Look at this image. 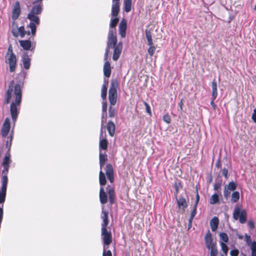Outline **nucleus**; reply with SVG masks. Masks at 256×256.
Listing matches in <instances>:
<instances>
[{
    "label": "nucleus",
    "mask_w": 256,
    "mask_h": 256,
    "mask_svg": "<svg viewBox=\"0 0 256 256\" xmlns=\"http://www.w3.org/2000/svg\"><path fill=\"white\" fill-rule=\"evenodd\" d=\"M204 241L206 246V248L208 249H210L212 247H213L214 245L215 246H216V242H213L212 234L209 230L206 232L204 236Z\"/></svg>",
    "instance_id": "ddd939ff"
},
{
    "label": "nucleus",
    "mask_w": 256,
    "mask_h": 256,
    "mask_svg": "<svg viewBox=\"0 0 256 256\" xmlns=\"http://www.w3.org/2000/svg\"><path fill=\"white\" fill-rule=\"evenodd\" d=\"M10 124L9 118H6L2 124L1 129V135L2 137H6L10 132Z\"/></svg>",
    "instance_id": "f8f14e48"
},
{
    "label": "nucleus",
    "mask_w": 256,
    "mask_h": 256,
    "mask_svg": "<svg viewBox=\"0 0 256 256\" xmlns=\"http://www.w3.org/2000/svg\"><path fill=\"white\" fill-rule=\"evenodd\" d=\"M101 236L103 241V247L109 246L112 242V234L107 228H101Z\"/></svg>",
    "instance_id": "423d86ee"
},
{
    "label": "nucleus",
    "mask_w": 256,
    "mask_h": 256,
    "mask_svg": "<svg viewBox=\"0 0 256 256\" xmlns=\"http://www.w3.org/2000/svg\"><path fill=\"white\" fill-rule=\"evenodd\" d=\"M220 246L222 248V250L223 251L224 253L226 255L228 250V248L227 246V245L222 242H221L220 243Z\"/></svg>",
    "instance_id": "a18cd8bd"
},
{
    "label": "nucleus",
    "mask_w": 256,
    "mask_h": 256,
    "mask_svg": "<svg viewBox=\"0 0 256 256\" xmlns=\"http://www.w3.org/2000/svg\"><path fill=\"white\" fill-rule=\"evenodd\" d=\"M176 198L177 204L179 208H181L182 212L185 211L186 208H187L188 204L186 200L184 197H180L178 198Z\"/></svg>",
    "instance_id": "aec40b11"
},
{
    "label": "nucleus",
    "mask_w": 256,
    "mask_h": 256,
    "mask_svg": "<svg viewBox=\"0 0 256 256\" xmlns=\"http://www.w3.org/2000/svg\"><path fill=\"white\" fill-rule=\"evenodd\" d=\"M3 206L0 207V223H2L3 218Z\"/></svg>",
    "instance_id": "052dcab7"
},
{
    "label": "nucleus",
    "mask_w": 256,
    "mask_h": 256,
    "mask_svg": "<svg viewBox=\"0 0 256 256\" xmlns=\"http://www.w3.org/2000/svg\"><path fill=\"white\" fill-rule=\"evenodd\" d=\"M118 21L119 19L118 18H116V16L112 18L110 22V28H115L118 23Z\"/></svg>",
    "instance_id": "58836bf2"
},
{
    "label": "nucleus",
    "mask_w": 256,
    "mask_h": 256,
    "mask_svg": "<svg viewBox=\"0 0 256 256\" xmlns=\"http://www.w3.org/2000/svg\"><path fill=\"white\" fill-rule=\"evenodd\" d=\"M252 256H256V242H252L250 245Z\"/></svg>",
    "instance_id": "ea45409f"
},
{
    "label": "nucleus",
    "mask_w": 256,
    "mask_h": 256,
    "mask_svg": "<svg viewBox=\"0 0 256 256\" xmlns=\"http://www.w3.org/2000/svg\"><path fill=\"white\" fill-rule=\"evenodd\" d=\"M23 84L16 83L11 80L8 84V89L5 94L4 103L10 105V113L14 126L16 121L22 100V88Z\"/></svg>",
    "instance_id": "f257e3e1"
},
{
    "label": "nucleus",
    "mask_w": 256,
    "mask_h": 256,
    "mask_svg": "<svg viewBox=\"0 0 256 256\" xmlns=\"http://www.w3.org/2000/svg\"><path fill=\"white\" fill-rule=\"evenodd\" d=\"M246 242L248 244L249 242H251V238H250V236H247L246 235Z\"/></svg>",
    "instance_id": "69168bd1"
},
{
    "label": "nucleus",
    "mask_w": 256,
    "mask_h": 256,
    "mask_svg": "<svg viewBox=\"0 0 256 256\" xmlns=\"http://www.w3.org/2000/svg\"><path fill=\"white\" fill-rule=\"evenodd\" d=\"M210 225L212 231L214 232L216 230L218 225V218L214 216V217L210 222Z\"/></svg>",
    "instance_id": "cd10ccee"
},
{
    "label": "nucleus",
    "mask_w": 256,
    "mask_h": 256,
    "mask_svg": "<svg viewBox=\"0 0 256 256\" xmlns=\"http://www.w3.org/2000/svg\"><path fill=\"white\" fill-rule=\"evenodd\" d=\"M178 104L180 107L179 109H178V110L182 113L183 112V106H184L182 100H180V102L178 103Z\"/></svg>",
    "instance_id": "bf43d9fd"
},
{
    "label": "nucleus",
    "mask_w": 256,
    "mask_h": 256,
    "mask_svg": "<svg viewBox=\"0 0 256 256\" xmlns=\"http://www.w3.org/2000/svg\"><path fill=\"white\" fill-rule=\"evenodd\" d=\"M6 62L9 66L10 72H13L16 70L17 59L14 54L6 57Z\"/></svg>",
    "instance_id": "1a4fd4ad"
},
{
    "label": "nucleus",
    "mask_w": 256,
    "mask_h": 256,
    "mask_svg": "<svg viewBox=\"0 0 256 256\" xmlns=\"http://www.w3.org/2000/svg\"><path fill=\"white\" fill-rule=\"evenodd\" d=\"M222 174L226 179L228 177V170L226 168H224L222 170Z\"/></svg>",
    "instance_id": "4d7b16f0"
},
{
    "label": "nucleus",
    "mask_w": 256,
    "mask_h": 256,
    "mask_svg": "<svg viewBox=\"0 0 256 256\" xmlns=\"http://www.w3.org/2000/svg\"><path fill=\"white\" fill-rule=\"evenodd\" d=\"M108 84V80H104V84L102 88L101 97L103 100H106Z\"/></svg>",
    "instance_id": "bb28decb"
},
{
    "label": "nucleus",
    "mask_w": 256,
    "mask_h": 256,
    "mask_svg": "<svg viewBox=\"0 0 256 256\" xmlns=\"http://www.w3.org/2000/svg\"><path fill=\"white\" fill-rule=\"evenodd\" d=\"M174 188L175 190L174 194L176 197L178 193L179 190L182 188L181 182L180 180L176 182L174 184Z\"/></svg>",
    "instance_id": "e433bc0d"
},
{
    "label": "nucleus",
    "mask_w": 256,
    "mask_h": 256,
    "mask_svg": "<svg viewBox=\"0 0 256 256\" xmlns=\"http://www.w3.org/2000/svg\"><path fill=\"white\" fill-rule=\"evenodd\" d=\"M104 74L106 77L109 78L111 74L110 64L109 62H105L104 66Z\"/></svg>",
    "instance_id": "a878e982"
},
{
    "label": "nucleus",
    "mask_w": 256,
    "mask_h": 256,
    "mask_svg": "<svg viewBox=\"0 0 256 256\" xmlns=\"http://www.w3.org/2000/svg\"><path fill=\"white\" fill-rule=\"evenodd\" d=\"M230 190H234L236 188V184L234 182H230L227 186H226Z\"/></svg>",
    "instance_id": "79ce46f5"
},
{
    "label": "nucleus",
    "mask_w": 256,
    "mask_h": 256,
    "mask_svg": "<svg viewBox=\"0 0 256 256\" xmlns=\"http://www.w3.org/2000/svg\"><path fill=\"white\" fill-rule=\"evenodd\" d=\"M194 218H191V216H190L189 220H188V228L192 226V221L193 220Z\"/></svg>",
    "instance_id": "338daca9"
},
{
    "label": "nucleus",
    "mask_w": 256,
    "mask_h": 256,
    "mask_svg": "<svg viewBox=\"0 0 256 256\" xmlns=\"http://www.w3.org/2000/svg\"><path fill=\"white\" fill-rule=\"evenodd\" d=\"M12 54H14L13 52L11 44H10L8 48L7 53L6 55V57H7L8 56H10Z\"/></svg>",
    "instance_id": "603ef678"
},
{
    "label": "nucleus",
    "mask_w": 256,
    "mask_h": 256,
    "mask_svg": "<svg viewBox=\"0 0 256 256\" xmlns=\"http://www.w3.org/2000/svg\"><path fill=\"white\" fill-rule=\"evenodd\" d=\"M209 250H210V256H217L218 254V250L216 246H214Z\"/></svg>",
    "instance_id": "a19ab883"
},
{
    "label": "nucleus",
    "mask_w": 256,
    "mask_h": 256,
    "mask_svg": "<svg viewBox=\"0 0 256 256\" xmlns=\"http://www.w3.org/2000/svg\"><path fill=\"white\" fill-rule=\"evenodd\" d=\"M222 180L216 182L214 186V190H219L222 186Z\"/></svg>",
    "instance_id": "09e8293b"
},
{
    "label": "nucleus",
    "mask_w": 256,
    "mask_h": 256,
    "mask_svg": "<svg viewBox=\"0 0 256 256\" xmlns=\"http://www.w3.org/2000/svg\"><path fill=\"white\" fill-rule=\"evenodd\" d=\"M252 119L254 122L256 123V109L254 110V112L252 116Z\"/></svg>",
    "instance_id": "680f3d73"
},
{
    "label": "nucleus",
    "mask_w": 256,
    "mask_h": 256,
    "mask_svg": "<svg viewBox=\"0 0 256 256\" xmlns=\"http://www.w3.org/2000/svg\"><path fill=\"white\" fill-rule=\"evenodd\" d=\"M10 157V154L8 152L3 159L2 166L4 167V170L2 171V176H6V177H8L7 174L9 170L10 163L11 161Z\"/></svg>",
    "instance_id": "9d476101"
},
{
    "label": "nucleus",
    "mask_w": 256,
    "mask_h": 256,
    "mask_svg": "<svg viewBox=\"0 0 256 256\" xmlns=\"http://www.w3.org/2000/svg\"><path fill=\"white\" fill-rule=\"evenodd\" d=\"M42 0H36L33 2L34 6L30 12L28 14L27 18L30 21V24L26 26V28L31 29L32 36H35L36 30V26L40 24V20L38 15L41 14L42 12Z\"/></svg>",
    "instance_id": "f03ea898"
},
{
    "label": "nucleus",
    "mask_w": 256,
    "mask_h": 256,
    "mask_svg": "<svg viewBox=\"0 0 256 256\" xmlns=\"http://www.w3.org/2000/svg\"><path fill=\"white\" fill-rule=\"evenodd\" d=\"M131 2H124V10L128 12H129L131 10Z\"/></svg>",
    "instance_id": "49530a36"
},
{
    "label": "nucleus",
    "mask_w": 256,
    "mask_h": 256,
    "mask_svg": "<svg viewBox=\"0 0 256 256\" xmlns=\"http://www.w3.org/2000/svg\"><path fill=\"white\" fill-rule=\"evenodd\" d=\"M240 199V192L238 191L234 192L232 194L231 201L232 202L235 203L238 201Z\"/></svg>",
    "instance_id": "c9c22d12"
},
{
    "label": "nucleus",
    "mask_w": 256,
    "mask_h": 256,
    "mask_svg": "<svg viewBox=\"0 0 256 256\" xmlns=\"http://www.w3.org/2000/svg\"><path fill=\"white\" fill-rule=\"evenodd\" d=\"M21 12L20 4L18 1H16L12 11V20H16L20 16Z\"/></svg>",
    "instance_id": "2eb2a0df"
},
{
    "label": "nucleus",
    "mask_w": 256,
    "mask_h": 256,
    "mask_svg": "<svg viewBox=\"0 0 256 256\" xmlns=\"http://www.w3.org/2000/svg\"><path fill=\"white\" fill-rule=\"evenodd\" d=\"M120 11V2H114L112 8V15L113 17L118 16Z\"/></svg>",
    "instance_id": "393cba45"
},
{
    "label": "nucleus",
    "mask_w": 256,
    "mask_h": 256,
    "mask_svg": "<svg viewBox=\"0 0 256 256\" xmlns=\"http://www.w3.org/2000/svg\"><path fill=\"white\" fill-rule=\"evenodd\" d=\"M216 99H213V97L212 96V100L210 102V104L211 106H212L214 110H216V106L214 102V100H215Z\"/></svg>",
    "instance_id": "0e129e2a"
},
{
    "label": "nucleus",
    "mask_w": 256,
    "mask_h": 256,
    "mask_svg": "<svg viewBox=\"0 0 256 256\" xmlns=\"http://www.w3.org/2000/svg\"><path fill=\"white\" fill-rule=\"evenodd\" d=\"M99 160L100 166L102 168V167L104 166L106 162L108 160L106 154H103L102 152H100L99 154Z\"/></svg>",
    "instance_id": "7c9ffc66"
},
{
    "label": "nucleus",
    "mask_w": 256,
    "mask_h": 256,
    "mask_svg": "<svg viewBox=\"0 0 256 256\" xmlns=\"http://www.w3.org/2000/svg\"><path fill=\"white\" fill-rule=\"evenodd\" d=\"M106 128L110 136H113L114 135L116 131L114 124L111 120L109 121L107 124Z\"/></svg>",
    "instance_id": "b1692460"
},
{
    "label": "nucleus",
    "mask_w": 256,
    "mask_h": 256,
    "mask_svg": "<svg viewBox=\"0 0 256 256\" xmlns=\"http://www.w3.org/2000/svg\"><path fill=\"white\" fill-rule=\"evenodd\" d=\"M106 173L108 180L111 183L114 181V169L111 164H108L106 166Z\"/></svg>",
    "instance_id": "f3484780"
},
{
    "label": "nucleus",
    "mask_w": 256,
    "mask_h": 256,
    "mask_svg": "<svg viewBox=\"0 0 256 256\" xmlns=\"http://www.w3.org/2000/svg\"><path fill=\"white\" fill-rule=\"evenodd\" d=\"M220 239L224 242H228V237L226 233L221 232L220 234Z\"/></svg>",
    "instance_id": "37998d69"
},
{
    "label": "nucleus",
    "mask_w": 256,
    "mask_h": 256,
    "mask_svg": "<svg viewBox=\"0 0 256 256\" xmlns=\"http://www.w3.org/2000/svg\"><path fill=\"white\" fill-rule=\"evenodd\" d=\"M108 142L106 139L102 138L100 141V150H106L108 148Z\"/></svg>",
    "instance_id": "72a5a7b5"
},
{
    "label": "nucleus",
    "mask_w": 256,
    "mask_h": 256,
    "mask_svg": "<svg viewBox=\"0 0 256 256\" xmlns=\"http://www.w3.org/2000/svg\"><path fill=\"white\" fill-rule=\"evenodd\" d=\"M99 182L100 186H104L106 183L105 174L102 170L99 173Z\"/></svg>",
    "instance_id": "473e14b6"
},
{
    "label": "nucleus",
    "mask_w": 256,
    "mask_h": 256,
    "mask_svg": "<svg viewBox=\"0 0 256 256\" xmlns=\"http://www.w3.org/2000/svg\"><path fill=\"white\" fill-rule=\"evenodd\" d=\"M199 200H200V196H199L198 192H196V198L195 204H194V206H197Z\"/></svg>",
    "instance_id": "e2e57ef3"
},
{
    "label": "nucleus",
    "mask_w": 256,
    "mask_h": 256,
    "mask_svg": "<svg viewBox=\"0 0 256 256\" xmlns=\"http://www.w3.org/2000/svg\"><path fill=\"white\" fill-rule=\"evenodd\" d=\"M212 96L213 99H216L218 96L217 84L216 80L214 79L212 84Z\"/></svg>",
    "instance_id": "c85d7f7f"
},
{
    "label": "nucleus",
    "mask_w": 256,
    "mask_h": 256,
    "mask_svg": "<svg viewBox=\"0 0 256 256\" xmlns=\"http://www.w3.org/2000/svg\"><path fill=\"white\" fill-rule=\"evenodd\" d=\"M239 254L238 250L237 249L232 250L230 252V254L231 256H238Z\"/></svg>",
    "instance_id": "5fc2aeb1"
},
{
    "label": "nucleus",
    "mask_w": 256,
    "mask_h": 256,
    "mask_svg": "<svg viewBox=\"0 0 256 256\" xmlns=\"http://www.w3.org/2000/svg\"><path fill=\"white\" fill-rule=\"evenodd\" d=\"M196 208H197V206H194L193 208V210H192V211L190 212V216H191V218H194V217L196 215Z\"/></svg>",
    "instance_id": "864d4df0"
},
{
    "label": "nucleus",
    "mask_w": 256,
    "mask_h": 256,
    "mask_svg": "<svg viewBox=\"0 0 256 256\" xmlns=\"http://www.w3.org/2000/svg\"><path fill=\"white\" fill-rule=\"evenodd\" d=\"M14 130L12 129L11 130L10 135L8 137V140L6 141V148H8V150H10V149L11 147V146H12V140L13 138H14Z\"/></svg>",
    "instance_id": "2f4dec72"
},
{
    "label": "nucleus",
    "mask_w": 256,
    "mask_h": 256,
    "mask_svg": "<svg viewBox=\"0 0 256 256\" xmlns=\"http://www.w3.org/2000/svg\"><path fill=\"white\" fill-rule=\"evenodd\" d=\"M114 105H110L108 108V116L110 118H114L116 114V110L113 107Z\"/></svg>",
    "instance_id": "4c0bfd02"
},
{
    "label": "nucleus",
    "mask_w": 256,
    "mask_h": 256,
    "mask_svg": "<svg viewBox=\"0 0 256 256\" xmlns=\"http://www.w3.org/2000/svg\"><path fill=\"white\" fill-rule=\"evenodd\" d=\"M145 32L148 40V44L149 46V48L148 49V52L150 56H152L156 49L152 42V34L151 30H146Z\"/></svg>",
    "instance_id": "0eeeda50"
},
{
    "label": "nucleus",
    "mask_w": 256,
    "mask_h": 256,
    "mask_svg": "<svg viewBox=\"0 0 256 256\" xmlns=\"http://www.w3.org/2000/svg\"><path fill=\"white\" fill-rule=\"evenodd\" d=\"M119 84L117 79L112 80L110 88L108 90V100L110 105H115L117 102V90Z\"/></svg>",
    "instance_id": "7ed1b4c3"
},
{
    "label": "nucleus",
    "mask_w": 256,
    "mask_h": 256,
    "mask_svg": "<svg viewBox=\"0 0 256 256\" xmlns=\"http://www.w3.org/2000/svg\"><path fill=\"white\" fill-rule=\"evenodd\" d=\"M114 48V52L112 56V60L114 61L117 60L120 55L122 50V42H119L116 46H115Z\"/></svg>",
    "instance_id": "4468645a"
},
{
    "label": "nucleus",
    "mask_w": 256,
    "mask_h": 256,
    "mask_svg": "<svg viewBox=\"0 0 256 256\" xmlns=\"http://www.w3.org/2000/svg\"><path fill=\"white\" fill-rule=\"evenodd\" d=\"M106 190L108 194L109 202L111 204L115 202L116 200V193L114 187L108 185L106 187Z\"/></svg>",
    "instance_id": "a211bd4d"
},
{
    "label": "nucleus",
    "mask_w": 256,
    "mask_h": 256,
    "mask_svg": "<svg viewBox=\"0 0 256 256\" xmlns=\"http://www.w3.org/2000/svg\"><path fill=\"white\" fill-rule=\"evenodd\" d=\"M127 28L126 22L125 20H122L119 25V33L121 37L124 38L126 36V30Z\"/></svg>",
    "instance_id": "6ab92c4d"
},
{
    "label": "nucleus",
    "mask_w": 256,
    "mask_h": 256,
    "mask_svg": "<svg viewBox=\"0 0 256 256\" xmlns=\"http://www.w3.org/2000/svg\"><path fill=\"white\" fill-rule=\"evenodd\" d=\"M102 213L103 216H101V218L102 220V222L101 224L102 228H107V226L108 224L109 220H108V212L106 210H102Z\"/></svg>",
    "instance_id": "412c9836"
},
{
    "label": "nucleus",
    "mask_w": 256,
    "mask_h": 256,
    "mask_svg": "<svg viewBox=\"0 0 256 256\" xmlns=\"http://www.w3.org/2000/svg\"><path fill=\"white\" fill-rule=\"evenodd\" d=\"M18 32L20 34V35L21 38H24V36L27 34L28 36H30L32 34L31 30H25L24 26H21L18 28Z\"/></svg>",
    "instance_id": "c756f323"
},
{
    "label": "nucleus",
    "mask_w": 256,
    "mask_h": 256,
    "mask_svg": "<svg viewBox=\"0 0 256 256\" xmlns=\"http://www.w3.org/2000/svg\"><path fill=\"white\" fill-rule=\"evenodd\" d=\"M162 119L167 124H170L171 122V118L168 114H164Z\"/></svg>",
    "instance_id": "de8ad7c7"
},
{
    "label": "nucleus",
    "mask_w": 256,
    "mask_h": 256,
    "mask_svg": "<svg viewBox=\"0 0 256 256\" xmlns=\"http://www.w3.org/2000/svg\"><path fill=\"white\" fill-rule=\"evenodd\" d=\"M2 188L0 190V204H2L4 206L3 203L5 202L6 197V192L7 189V184L8 182V177L2 176Z\"/></svg>",
    "instance_id": "6e6552de"
},
{
    "label": "nucleus",
    "mask_w": 256,
    "mask_h": 256,
    "mask_svg": "<svg viewBox=\"0 0 256 256\" xmlns=\"http://www.w3.org/2000/svg\"><path fill=\"white\" fill-rule=\"evenodd\" d=\"M22 60L24 68L26 70L30 68L31 64V59L28 54V52H24L22 56Z\"/></svg>",
    "instance_id": "dca6fc26"
},
{
    "label": "nucleus",
    "mask_w": 256,
    "mask_h": 256,
    "mask_svg": "<svg viewBox=\"0 0 256 256\" xmlns=\"http://www.w3.org/2000/svg\"><path fill=\"white\" fill-rule=\"evenodd\" d=\"M12 34H13L14 36H16V37H17V36H18V34H16L14 32V30H12Z\"/></svg>",
    "instance_id": "774afa93"
},
{
    "label": "nucleus",
    "mask_w": 256,
    "mask_h": 256,
    "mask_svg": "<svg viewBox=\"0 0 256 256\" xmlns=\"http://www.w3.org/2000/svg\"><path fill=\"white\" fill-rule=\"evenodd\" d=\"M248 226L250 228L253 230L254 228V222L252 220H249L248 222Z\"/></svg>",
    "instance_id": "13d9d810"
},
{
    "label": "nucleus",
    "mask_w": 256,
    "mask_h": 256,
    "mask_svg": "<svg viewBox=\"0 0 256 256\" xmlns=\"http://www.w3.org/2000/svg\"><path fill=\"white\" fill-rule=\"evenodd\" d=\"M215 166L218 168H221L222 167V162L220 159H218L215 164Z\"/></svg>",
    "instance_id": "6e6d98bb"
},
{
    "label": "nucleus",
    "mask_w": 256,
    "mask_h": 256,
    "mask_svg": "<svg viewBox=\"0 0 256 256\" xmlns=\"http://www.w3.org/2000/svg\"><path fill=\"white\" fill-rule=\"evenodd\" d=\"M117 38L116 36V28L110 29L108 34V40L107 42V46L106 49L104 54V59L106 60L110 52V48L114 47L118 44Z\"/></svg>",
    "instance_id": "20e7f679"
},
{
    "label": "nucleus",
    "mask_w": 256,
    "mask_h": 256,
    "mask_svg": "<svg viewBox=\"0 0 256 256\" xmlns=\"http://www.w3.org/2000/svg\"><path fill=\"white\" fill-rule=\"evenodd\" d=\"M230 191L231 190H230L226 186H225L224 192V195L226 198H228V196H230Z\"/></svg>",
    "instance_id": "3c124183"
},
{
    "label": "nucleus",
    "mask_w": 256,
    "mask_h": 256,
    "mask_svg": "<svg viewBox=\"0 0 256 256\" xmlns=\"http://www.w3.org/2000/svg\"><path fill=\"white\" fill-rule=\"evenodd\" d=\"M219 196L218 194H214L210 198V203L212 204H214L219 202Z\"/></svg>",
    "instance_id": "f704fd0d"
},
{
    "label": "nucleus",
    "mask_w": 256,
    "mask_h": 256,
    "mask_svg": "<svg viewBox=\"0 0 256 256\" xmlns=\"http://www.w3.org/2000/svg\"><path fill=\"white\" fill-rule=\"evenodd\" d=\"M247 214L246 210H240L238 207H236L233 213V218L234 220H239L241 224H244L246 221Z\"/></svg>",
    "instance_id": "39448f33"
},
{
    "label": "nucleus",
    "mask_w": 256,
    "mask_h": 256,
    "mask_svg": "<svg viewBox=\"0 0 256 256\" xmlns=\"http://www.w3.org/2000/svg\"><path fill=\"white\" fill-rule=\"evenodd\" d=\"M106 110H107V103L106 100H103L102 102V126H103L104 123L106 120Z\"/></svg>",
    "instance_id": "4be33fe9"
},
{
    "label": "nucleus",
    "mask_w": 256,
    "mask_h": 256,
    "mask_svg": "<svg viewBox=\"0 0 256 256\" xmlns=\"http://www.w3.org/2000/svg\"><path fill=\"white\" fill-rule=\"evenodd\" d=\"M100 200L102 204H106L108 202V196L104 192L103 188H100Z\"/></svg>",
    "instance_id": "5701e85b"
},
{
    "label": "nucleus",
    "mask_w": 256,
    "mask_h": 256,
    "mask_svg": "<svg viewBox=\"0 0 256 256\" xmlns=\"http://www.w3.org/2000/svg\"><path fill=\"white\" fill-rule=\"evenodd\" d=\"M107 248L108 247H103L102 256H112V252Z\"/></svg>",
    "instance_id": "c03bdc74"
},
{
    "label": "nucleus",
    "mask_w": 256,
    "mask_h": 256,
    "mask_svg": "<svg viewBox=\"0 0 256 256\" xmlns=\"http://www.w3.org/2000/svg\"><path fill=\"white\" fill-rule=\"evenodd\" d=\"M19 43L20 46L26 50L33 51L35 49L36 43H32L30 40H20L19 41Z\"/></svg>",
    "instance_id": "9b49d317"
},
{
    "label": "nucleus",
    "mask_w": 256,
    "mask_h": 256,
    "mask_svg": "<svg viewBox=\"0 0 256 256\" xmlns=\"http://www.w3.org/2000/svg\"><path fill=\"white\" fill-rule=\"evenodd\" d=\"M144 105L146 106V112L150 115L152 116V112L150 110V107L149 104L146 102H144Z\"/></svg>",
    "instance_id": "8fccbe9b"
}]
</instances>
